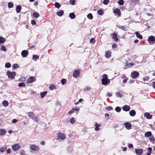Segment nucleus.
Here are the masks:
<instances>
[{
    "label": "nucleus",
    "instance_id": "20",
    "mask_svg": "<svg viewBox=\"0 0 155 155\" xmlns=\"http://www.w3.org/2000/svg\"><path fill=\"white\" fill-rule=\"evenodd\" d=\"M32 16L34 18H38L40 16V15L37 12H34L32 14Z\"/></svg>",
    "mask_w": 155,
    "mask_h": 155
},
{
    "label": "nucleus",
    "instance_id": "2",
    "mask_svg": "<svg viewBox=\"0 0 155 155\" xmlns=\"http://www.w3.org/2000/svg\"><path fill=\"white\" fill-rule=\"evenodd\" d=\"M147 41L150 44H153L155 43V38L154 37L151 36L148 38Z\"/></svg>",
    "mask_w": 155,
    "mask_h": 155
},
{
    "label": "nucleus",
    "instance_id": "9",
    "mask_svg": "<svg viewBox=\"0 0 155 155\" xmlns=\"http://www.w3.org/2000/svg\"><path fill=\"white\" fill-rule=\"evenodd\" d=\"M80 74V71L79 70L78 71L75 70L73 73V76L74 77L77 78L78 77Z\"/></svg>",
    "mask_w": 155,
    "mask_h": 155
},
{
    "label": "nucleus",
    "instance_id": "49",
    "mask_svg": "<svg viewBox=\"0 0 155 155\" xmlns=\"http://www.w3.org/2000/svg\"><path fill=\"white\" fill-rule=\"evenodd\" d=\"M95 42L94 39L93 38H91L90 40V42L92 44L94 43Z\"/></svg>",
    "mask_w": 155,
    "mask_h": 155
},
{
    "label": "nucleus",
    "instance_id": "31",
    "mask_svg": "<svg viewBox=\"0 0 155 155\" xmlns=\"http://www.w3.org/2000/svg\"><path fill=\"white\" fill-rule=\"evenodd\" d=\"M47 92L46 91H45L43 92H42L40 93V95H41V97L42 98H43L47 94Z\"/></svg>",
    "mask_w": 155,
    "mask_h": 155
},
{
    "label": "nucleus",
    "instance_id": "23",
    "mask_svg": "<svg viewBox=\"0 0 155 155\" xmlns=\"http://www.w3.org/2000/svg\"><path fill=\"white\" fill-rule=\"evenodd\" d=\"M21 9V7L20 5H18L16 7V12L17 13H19Z\"/></svg>",
    "mask_w": 155,
    "mask_h": 155
},
{
    "label": "nucleus",
    "instance_id": "22",
    "mask_svg": "<svg viewBox=\"0 0 155 155\" xmlns=\"http://www.w3.org/2000/svg\"><path fill=\"white\" fill-rule=\"evenodd\" d=\"M135 34L136 35V36L137 38H139V39H141L142 38V35L140 34L137 32H135Z\"/></svg>",
    "mask_w": 155,
    "mask_h": 155
},
{
    "label": "nucleus",
    "instance_id": "28",
    "mask_svg": "<svg viewBox=\"0 0 155 155\" xmlns=\"http://www.w3.org/2000/svg\"><path fill=\"white\" fill-rule=\"evenodd\" d=\"M69 16L71 19H73L75 18V15L73 13H71L69 14Z\"/></svg>",
    "mask_w": 155,
    "mask_h": 155
},
{
    "label": "nucleus",
    "instance_id": "34",
    "mask_svg": "<svg viewBox=\"0 0 155 155\" xmlns=\"http://www.w3.org/2000/svg\"><path fill=\"white\" fill-rule=\"evenodd\" d=\"M5 39L4 38L2 37H0V43H3L5 41Z\"/></svg>",
    "mask_w": 155,
    "mask_h": 155
},
{
    "label": "nucleus",
    "instance_id": "38",
    "mask_svg": "<svg viewBox=\"0 0 155 155\" xmlns=\"http://www.w3.org/2000/svg\"><path fill=\"white\" fill-rule=\"evenodd\" d=\"M13 4L12 2H9L8 3V6L9 8L13 7Z\"/></svg>",
    "mask_w": 155,
    "mask_h": 155
},
{
    "label": "nucleus",
    "instance_id": "18",
    "mask_svg": "<svg viewBox=\"0 0 155 155\" xmlns=\"http://www.w3.org/2000/svg\"><path fill=\"white\" fill-rule=\"evenodd\" d=\"M144 115L145 117H146L148 119H150L152 117V116L148 113H145L144 114Z\"/></svg>",
    "mask_w": 155,
    "mask_h": 155
},
{
    "label": "nucleus",
    "instance_id": "30",
    "mask_svg": "<svg viewBox=\"0 0 155 155\" xmlns=\"http://www.w3.org/2000/svg\"><path fill=\"white\" fill-rule=\"evenodd\" d=\"M4 107H7L8 105V102L6 101H4L2 103Z\"/></svg>",
    "mask_w": 155,
    "mask_h": 155
},
{
    "label": "nucleus",
    "instance_id": "53",
    "mask_svg": "<svg viewBox=\"0 0 155 155\" xmlns=\"http://www.w3.org/2000/svg\"><path fill=\"white\" fill-rule=\"evenodd\" d=\"M113 109V108L110 106H108L107 107H106V109L108 110H112Z\"/></svg>",
    "mask_w": 155,
    "mask_h": 155
},
{
    "label": "nucleus",
    "instance_id": "17",
    "mask_svg": "<svg viewBox=\"0 0 155 155\" xmlns=\"http://www.w3.org/2000/svg\"><path fill=\"white\" fill-rule=\"evenodd\" d=\"M7 148V146L6 145H5L2 147L0 149V151L1 152H3Z\"/></svg>",
    "mask_w": 155,
    "mask_h": 155
},
{
    "label": "nucleus",
    "instance_id": "6",
    "mask_svg": "<svg viewBox=\"0 0 155 155\" xmlns=\"http://www.w3.org/2000/svg\"><path fill=\"white\" fill-rule=\"evenodd\" d=\"M101 83L102 84L104 85H106L108 84H110V80L109 79H101Z\"/></svg>",
    "mask_w": 155,
    "mask_h": 155
},
{
    "label": "nucleus",
    "instance_id": "5",
    "mask_svg": "<svg viewBox=\"0 0 155 155\" xmlns=\"http://www.w3.org/2000/svg\"><path fill=\"white\" fill-rule=\"evenodd\" d=\"M30 148L31 150L35 151H38L39 149V147L35 144L31 145V146Z\"/></svg>",
    "mask_w": 155,
    "mask_h": 155
},
{
    "label": "nucleus",
    "instance_id": "59",
    "mask_svg": "<svg viewBox=\"0 0 155 155\" xmlns=\"http://www.w3.org/2000/svg\"><path fill=\"white\" fill-rule=\"evenodd\" d=\"M91 89V88L87 86L85 89H84V91H85L86 90L87 91H88L89 90Z\"/></svg>",
    "mask_w": 155,
    "mask_h": 155
},
{
    "label": "nucleus",
    "instance_id": "3",
    "mask_svg": "<svg viewBox=\"0 0 155 155\" xmlns=\"http://www.w3.org/2000/svg\"><path fill=\"white\" fill-rule=\"evenodd\" d=\"M66 138L65 135L59 132L58 133L57 140L61 139V140H64Z\"/></svg>",
    "mask_w": 155,
    "mask_h": 155
},
{
    "label": "nucleus",
    "instance_id": "36",
    "mask_svg": "<svg viewBox=\"0 0 155 155\" xmlns=\"http://www.w3.org/2000/svg\"><path fill=\"white\" fill-rule=\"evenodd\" d=\"M49 88L50 90H53L56 88V87L53 84H51L49 87Z\"/></svg>",
    "mask_w": 155,
    "mask_h": 155
},
{
    "label": "nucleus",
    "instance_id": "52",
    "mask_svg": "<svg viewBox=\"0 0 155 155\" xmlns=\"http://www.w3.org/2000/svg\"><path fill=\"white\" fill-rule=\"evenodd\" d=\"M149 79V77L146 76V77H145L143 78V80L144 81H148Z\"/></svg>",
    "mask_w": 155,
    "mask_h": 155
},
{
    "label": "nucleus",
    "instance_id": "45",
    "mask_svg": "<svg viewBox=\"0 0 155 155\" xmlns=\"http://www.w3.org/2000/svg\"><path fill=\"white\" fill-rule=\"evenodd\" d=\"M11 64L9 62L6 63L5 64V67L6 68H9L11 67Z\"/></svg>",
    "mask_w": 155,
    "mask_h": 155
},
{
    "label": "nucleus",
    "instance_id": "19",
    "mask_svg": "<svg viewBox=\"0 0 155 155\" xmlns=\"http://www.w3.org/2000/svg\"><path fill=\"white\" fill-rule=\"evenodd\" d=\"M114 12L115 14H117L119 16L120 15V11L118 9H116L114 10Z\"/></svg>",
    "mask_w": 155,
    "mask_h": 155
},
{
    "label": "nucleus",
    "instance_id": "51",
    "mask_svg": "<svg viewBox=\"0 0 155 155\" xmlns=\"http://www.w3.org/2000/svg\"><path fill=\"white\" fill-rule=\"evenodd\" d=\"M75 0H70V4L73 5H74L75 4Z\"/></svg>",
    "mask_w": 155,
    "mask_h": 155
},
{
    "label": "nucleus",
    "instance_id": "41",
    "mask_svg": "<svg viewBox=\"0 0 155 155\" xmlns=\"http://www.w3.org/2000/svg\"><path fill=\"white\" fill-rule=\"evenodd\" d=\"M54 6L55 7L58 8H59L61 7V5L58 2L55 3Z\"/></svg>",
    "mask_w": 155,
    "mask_h": 155
},
{
    "label": "nucleus",
    "instance_id": "64",
    "mask_svg": "<svg viewBox=\"0 0 155 155\" xmlns=\"http://www.w3.org/2000/svg\"><path fill=\"white\" fill-rule=\"evenodd\" d=\"M6 152L7 154H8L11 152V149H8L7 150Z\"/></svg>",
    "mask_w": 155,
    "mask_h": 155
},
{
    "label": "nucleus",
    "instance_id": "21",
    "mask_svg": "<svg viewBox=\"0 0 155 155\" xmlns=\"http://www.w3.org/2000/svg\"><path fill=\"white\" fill-rule=\"evenodd\" d=\"M129 114L131 116L133 117L135 115L136 112L134 110H132L129 112Z\"/></svg>",
    "mask_w": 155,
    "mask_h": 155
},
{
    "label": "nucleus",
    "instance_id": "32",
    "mask_svg": "<svg viewBox=\"0 0 155 155\" xmlns=\"http://www.w3.org/2000/svg\"><path fill=\"white\" fill-rule=\"evenodd\" d=\"M39 56L37 55H34L32 57V59L36 61V60L38 59L39 58Z\"/></svg>",
    "mask_w": 155,
    "mask_h": 155
},
{
    "label": "nucleus",
    "instance_id": "35",
    "mask_svg": "<svg viewBox=\"0 0 155 155\" xmlns=\"http://www.w3.org/2000/svg\"><path fill=\"white\" fill-rule=\"evenodd\" d=\"M34 121L37 122L39 120V119L37 117L35 116L32 119Z\"/></svg>",
    "mask_w": 155,
    "mask_h": 155
},
{
    "label": "nucleus",
    "instance_id": "11",
    "mask_svg": "<svg viewBox=\"0 0 155 155\" xmlns=\"http://www.w3.org/2000/svg\"><path fill=\"white\" fill-rule=\"evenodd\" d=\"M130 106L127 105H125L122 107V109L123 110L125 111H128L130 110Z\"/></svg>",
    "mask_w": 155,
    "mask_h": 155
},
{
    "label": "nucleus",
    "instance_id": "48",
    "mask_svg": "<svg viewBox=\"0 0 155 155\" xmlns=\"http://www.w3.org/2000/svg\"><path fill=\"white\" fill-rule=\"evenodd\" d=\"M149 140L151 142H154L155 139L154 137L153 136H151L149 137Z\"/></svg>",
    "mask_w": 155,
    "mask_h": 155
},
{
    "label": "nucleus",
    "instance_id": "42",
    "mask_svg": "<svg viewBox=\"0 0 155 155\" xmlns=\"http://www.w3.org/2000/svg\"><path fill=\"white\" fill-rule=\"evenodd\" d=\"M74 118V117H72L71 118L70 120V122L71 124H73L75 122Z\"/></svg>",
    "mask_w": 155,
    "mask_h": 155
},
{
    "label": "nucleus",
    "instance_id": "58",
    "mask_svg": "<svg viewBox=\"0 0 155 155\" xmlns=\"http://www.w3.org/2000/svg\"><path fill=\"white\" fill-rule=\"evenodd\" d=\"M113 48H114L117 47V45L116 44H113L112 46Z\"/></svg>",
    "mask_w": 155,
    "mask_h": 155
},
{
    "label": "nucleus",
    "instance_id": "37",
    "mask_svg": "<svg viewBox=\"0 0 155 155\" xmlns=\"http://www.w3.org/2000/svg\"><path fill=\"white\" fill-rule=\"evenodd\" d=\"M19 67V65L17 64H13L12 65V68L14 69L18 68Z\"/></svg>",
    "mask_w": 155,
    "mask_h": 155
},
{
    "label": "nucleus",
    "instance_id": "61",
    "mask_svg": "<svg viewBox=\"0 0 155 155\" xmlns=\"http://www.w3.org/2000/svg\"><path fill=\"white\" fill-rule=\"evenodd\" d=\"M31 24L32 25H35L36 24V22L35 20H32L31 21Z\"/></svg>",
    "mask_w": 155,
    "mask_h": 155
},
{
    "label": "nucleus",
    "instance_id": "56",
    "mask_svg": "<svg viewBox=\"0 0 155 155\" xmlns=\"http://www.w3.org/2000/svg\"><path fill=\"white\" fill-rule=\"evenodd\" d=\"M26 80L24 77H22L19 79V81H25Z\"/></svg>",
    "mask_w": 155,
    "mask_h": 155
},
{
    "label": "nucleus",
    "instance_id": "39",
    "mask_svg": "<svg viewBox=\"0 0 155 155\" xmlns=\"http://www.w3.org/2000/svg\"><path fill=\"white\" fill-rule=\"evenodd\" d=\"M87 18L90 19H92L93 18V16L92 14L91 13H89L88 14L87 16Z\"/></svg>",
    "mask_w": 155,
    "mask_h": 155
},
{
    "label": "nucleus",
    "instance_id": "4",
    "mask_svg": "<svg viewBox=\"0 0 155 155\" xmlns=\"http://www.w3.org/2000/svg\"><path fill=\"white\" fill-rule=\"evenodd\" d=\"M139 75V73L136 71L132 72L131 74V77L133 79L137 78Z\"/></svg>",
    "mask_w": 155,
    "mask_h": 155
},
{
    "label": "nucleus",
    "instance_id": "24",
    "mask_svg": "<svg viewBox=\"0 0 155 155\" xmlns=\"http://www.w3.org/2000/svg\"><path fill=\"white\" fill-rule=\"evenodd\" d=\"M28 115L31 119H32L35 116L32 112H28Z\"/></svg>",
    "mask_w": 155,
    "mask_h": 155
},
{
    "label": "nucleus",
    "instance_id": "15",
    "mask_svg": "<svg viewBox=\"0 0 155 155\" xmlns=\"http://www.w3.org/2000/svg\"><path fill=\"white\" fill-rule=\"evenodd\" d=\"M112 38L114 40V41L116 42L118 40V38H117V35L115 33H114L112 35Z\"/></svg>",
    "mask_w": 155,
    "mask_h": 155
},
{
    "label": "nucleus",
    "instance_id": "60",
    "mask_svg": "<svg viewBox=\"0 0 155 155\" xmlns=\"http://www.w3.org/2000/svg\"><path fill=\"white\" fill-rule=\"evenodd\" d=\"M106 95L107 97H110L112 96V94L110 92H108L107 93Z\"/></svg>",
    "mask_w": 155,
    "mask_h": 155
},
{
    "label": "nucleus",
    "instance_id": "46",
    "mask_svg": "<svg viewBox=\"0 0 155 155\" xmlns=\"http://www.w3.org/2000/svg\"><path fill=\"white\" fill-rule=\"evenodd\" d=\"M118 4L120 5H123L124 4L123 0H120L118 2Z\"/></svg>",
    "mask_w": 155,
    "mask_h": 155
},
{
    "label": "nucleus",
    "instance_id": "14",
    "mask_svg": "<svg viewBox=\"0 0 155 155\" xmlns=\"http://www.w3.org/2000/svg\"><path fill=\"white\" fill-rule=\"evenodd\" d=\"M111 52L110 51H107L105 52V56L106 58H110L111 56Z\"/></svg>",
    "mask_w": 155,
    "mask_h": 155
},
{
    "label": "nucleus",
    "instance_id": "26",
    "mask_svg": "<svg viewBox=\"0 0 155 155\" xmlns=\"http://www.w3.org/2000/svg\"><path fill=\"white\" fill-rule=\"evenodd\" d=\"M64 12L63 10H61L59 12H57V14L59 16H61L63 15Z\"/></svg>",
    "mask_w": 155,
    "mask_h": 155
},
{
    "label": "nucleus",
    "instance_id": "10",
    "mask_svg": "<svg viewBox=\"0 0 155 155\" xmlns=\"http://www.w3.org/2000/svg\"><path fill=\"white\" fill-rule=\"evenodd\" d=\"M135 153L138 155H141L143 152V150L142 149H135Z\"/></svg>",
    "mask_w": 155,
    "mask_h": 155
},
{
    "label": "nucleus",
    "instance_id": "1",
    "mask_svg": "<svg viewBox=\"0 0 155 155\" xmlns=\"http://www.w3.org/2000/svg\"><path fill=\"white\" fill-rule=\"evenodd\" d=\"M6 74L8 78L11 79H14L16 75L15 72H11L9 71H8L7 72Z\"/></svg>",
    "mask_w": 155,
    "mask_h": 155
},
{
    "label": "nucleus",
    "instance_id": "16",
    "mask_svg": "<svg viewBox=\"0 0 155 155\" xmlns=\"http://www.w3.org/2000/svg\"><path fill=\"white\" fill-rule=\"evenodd\" d=\"M101 126V124H98L97 123H95V130L96 131L98 130L100 128L99 127Z\"/></svg>",
    "mask_w": 155,
    "mask_h": 155
},
{
    "label": "nucleus",
    "instance_id": "57",
    "mask_svg": "<svg viewBox=\"0 0 155 155\" xmlns=\"http://www.w3.org/2000/svg\"><path fill=\"white\" fill-rule=\"evenodd\" d=\"M131 2L134 4H136L138 2V0H131Z\"/></svg>",
    "mask_w": 155,
    "mask_h": 155
},
{
    "label": "nucleus",
    "instance_id": "55",
    "mask_svg": "<svg viewBox=\"0 0 155 155\" xmlns=\"http://www.w3.org/2000/svg\"><path fill=\"white\" fill-rule=\"evenodd\" d=\"M109 2V0H104L103 2L104 4L107 5Z\"/></svg>",
    "mask_w": 155,
    "mask_h": 155
},
{
    "label": "nucleus",
    "instance_id": "12",
    "mask_svg": "<svg viewBox=\"0 0 155 155\" xmlns=\"http://www.w3.org/2000/svg\"><path fill=\"white\" fill-rule=\"evenodd\" d=\"M35 80L34 77L33 76L30 77L27 80V82L28 83H31Z\"/></svg>",
    "mask_w": 155,
    "mask_h": 155
},
{
    "label": "nucleus",
    "instance_id": "27",
    "mask_svg": "<svg viewBox=\"0 0 155 155\" xmlns=\"http://www.w3.org/2000/svg\"><path fill=\"white\" fill-rule=\"evenodd\" d=\"M117 27L124 31H126L127 30V28L125 26H118Z\"/></svg>",
    "mask_w": 155,
    "mask_h": 155
},
{
    "label": "nucleus",
    "instance_id": "25",
    "mask_svg": "<svg viewBox=\"0 0 155 155\" xmlns=\"http://www.w3.org/2000/svg\"><path fill=\"white\" fill-rule=\"evenodd\" d=\"M97 13L99 15H102L104 13L103 10L102 9H100L98 10L97 12Z\"/></svg>",
    "mask_w": 155,
    "mask_h": 155
},
{
    "label": "nucleus",
    "instance_id": "47",
    "mask_svg": "<svg viewBox=\"0 0 155 155\" xmlns=\"http://www.w3.org/2000/svg\"><path fill=\"white\" fill-rule=\"evenodd\" d=\"M103 78H102V79H105V80L109 79L107 78L108 76L106 74H104L103 75Z\"/></svg>",
    "mask_w": 155,
    "mask_h": 155
},
{
    "label": "nucleus",
    "instance_id": "40",
    "mask_svg": "<svg viewBox=\"0 0 155 155\" xmlns=\"http://www.w3.org/2000/svg\"><path fill=\"white\" fill-rule=\"evenodd\" d=\"M115 94L117 97L121 98L122 97V95L119 92H116Z\"/></svg>",
    "mask_w": 155,
    "mask_h": 155
},
{
    "label": "nucleus",
    "instance_id": "8",
    "mask_svg": "<svg viewBox=\"0 0 155 155\" xmlns=\"http://www.w3.org/2000/svg\"><path fill=\"white\" fill-rule=\"evenodd\" d=\"M127 130H130L131 129V125L130 123L129 122H126L124 124Z\"/></svg>",
    "mask_w": 155,
    "mask_h": 155
},
{
    "label": "nucleus",
    "instance_id": "29",
    "mask_svg": "<svg viewBox=\"0 0 155 155\" xmlns=\"http://www.w3.org/2000/svg\"><path fill=\"white\" fill-rule=\"evenodd\" d=\"M145 136L146 137H149L151 135V132L150 131H148L145 133Z\"/></svg>",
    "mask_w": 155,
    "mask_h": 155
},
{
    "label": "nucleus",
    "instance_id": "44",
    "mask_svg": "<svg viewBox=\"0 0 155 155\" xmlns=\"http://www.w3.org/2000/svg\"><path fill=\"white\" fill-rule=\"evenodd\" d=\"M25 85V84L23 82L20 83L18 84V86L20 87H24Z\"/></svg>",
    "mask_w": 155,
    "mask_h": 155
},
{
    "label": "nucleus",
    "instance_id": "63",
    "mask_svg": "<svg viewBox=\"0 0 155 155\" xmlns=\"http://www.w3.org/2000/svg\"><path fill=\"white\" fill-rule=\"evenodd\" d=\"M17 121V120L16 119H13L12 121V122L13 123H15Z\"/></svg>",
    "mask_w": 155,
    "mask_h": 155
},
{
    "label": "nucleus",
    "instance_id": "7",
    "mask_svg": "<svg viewBox=\"0 0 155 155\" xmlns=\"http://www.w3.org/2000/svg\"><path fill=\"white\" fill-rule=\"evenodd\" d=\"M20 147V146L18 144H15L12 146V149L15 151L19 150Z\"/></svg>",
    "mask_w": 155,
    "mask_h": 155
},
{
    "label": "nucleus",
    "instance_id": "54",
    "mask_svg": "<svg viewBox=\"0 0 155 155\" xmlns=\"http://www.w3.org/2000/svg\"><path fill=\"white\" fill-rule=\"evenodd\" d=\"M1 50L3 51H5L6 50V48L5 46H2L1 47Z\"/></svg>",
    "mask_w": 155,
    "mask_h": 155
},
{
    "label": "nucleus",
    "instance_id": "62",
    "mask_svg": "<svg viewBox=\"0 0 155 155\" xmlns=\"http://www.w3.org/2000/svg\"><path fill=\"white\" fill-rule=\"evenodd\" d=\"M74 112V111L72 108V110H70L68 112V114H72Z\"/></svg>",
    "mask_w": 155,
    "mask_h": 155
},
{
    "label": "nucleus",
    "instance_id": "50",
    "mask_svg": "<svg viewBox=\"0 0 155 155\" xmlns=\"http://www.w3.org/2000/svg\"><path fill=\"white\" fill-rule=\"evenodd\" d=\"M61 83L62 84H64L66 83V80L65 79H63L61 80Z\"/></svg>",
    "mask_w": 155,
    "mask_h": 155
},
{
    "label": "nucleus",
    "instance_id": "33",
    "mask_svg": "<svg viewBox=\"0 0 155 155\" xmlns=\"http://www.w3.org/2000/svg\"><path fill=\"white\" fill-rule=\"evenodd\" d=\"M6 132L5 130L4 129H0V135H3Z\"/></svg>",
    "mask_w": 155,
    "mask_h": 155
},
{
    "label": "nucleus",
    "instance_id": "43",
    "mask_svg": "<svg viewBox=\"0 0 155 155\" xmlns=\"http://www.w3.org/2000/svg\"><path fill=\"white\" fill-rule=\"evenodd\" d=\"M121 110V108L119 107H117L115 109L116 111L118 112H120V111Z\"/></svg>",
    "mask_w": 155,
    "mask_h": 155
},
{
    "label": "nucleus",
    "instance_id": "13",
    "mask_svg": "<svg viewBox=\"0 0 155 155\" xmlns=\"http://www.w3.org/2000/svg\"><path fill=\"white\" fill-rule=\"evenodd\" d=\"M28 54V52L27 50H23L21 53V54L23 57H26Z\"/></svg>",
    "mask_w": 155,
    "mask_h": 155
}]
</instances>
